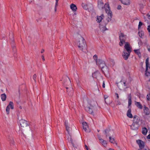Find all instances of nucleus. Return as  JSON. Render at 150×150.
Masks as SVG:
<instances>
[{
	"instance_id": "nucleus-10",
	"label": "nucleus",
	"mask_w": 150,
	"mask_h": 150,
	"mask_svg": "<svg viewBox=\"0 0 150 150\" xmlns=\"http://www.w3.org/2000/svg\"><path fill=\"white\" fill-rule=\"evenodd\" d=\"M124 47L127 52L130 53L131 52V48L130 47V45L128 42H126L124 46Z\"/></svg>"
},
{
	"instance_id": "nucleus-9",
	"label": "nucleus",
	"mask_w": 150,
	"mask_h": 150,
	"mask_svg": "<svg viewBox=\"0 0 150 150\" xmlns=\"http://www.w3.org/2000/svg\"><path fill=\"white\" fill-rule=\"evenodd\" d=\"M140 121V118L138 116L136 115L134 116L133 123L139 125V124Z\"/></svg>"
},
{
	"instance_id": "nucleus-22",
	"label": "nucleus",
	"mask_w": 150,
	"mask_h": 150,
	"mask_svg": "<svg viewBox=\"0 0 150 150\" xmlns=\"http://www.w3.org/2000/svg\"><path fill=\"white\" fill-rule=\"evenodd\" d=\"M100 141V142L104 146H105L107 145L106 142L103 139L100 138L99 139Z\"/></svg>"
},
{
	"instance_id": "nucleus-64",
	"label": "nucleus",
	"mask_w": 150,
	"mask_h": 150,
	"mask_svg": "<svg viewBox=\"0 0 150 150\" xmlns=\"http://www.w3.org/2000/svg\"><path fill=\"white\" fill-rule=\"evenodd\" d=\"M112 106L113 107V108H114L115 107V104H113V105H112Z\"/></svg>"
},
{
	"instance_id": "nucleus-61",
	"label": "nucleus",
	"mask_w": 150,
	"mask_h": 150,
	"mask_svg": "<svg viewBox=\"0 0 150 150\" xmlns=\"http://www.w3.org/2000/svg\"><path fill=\"white\" fill-rule=\"evenodd\" d=\"M108 98V96H104V98L105 100Z\"/></svg>"
},
{
	"instance_id": "nucleus-3",
	"label": "nucleus",
	"mask_w": 150,
	"mask_h": 150,
	"mask_svg": "<svg viewBox=\"0 0 150 150\" xmlns=\"http://www.w3.org/2000/svg\"><path fill=\"white\" fill-rule=\"evenodd\" d=\"M104 8L106 12L108 14V17L106 18L107 23H106L105 25L111 20V18L112 17V13L111 11L110 10V7L109 4L108 3H106L104 5Z\"/></svg>"
},
{
	"instance_id": "nucleus-40",
	"label": "nucleus",
	"mask_w": 150,
	"mask_h": 150,
	"mask_svg": "<svg viewBox=\"0 0 150 150\" xmlns=\"http://www.w3.org/2000/svg\"><path fill=\"white\" fill-rule=\"evenodd\" d=\"M115 103H116V105H120L121 104V102L119 100H116Z\"/></svg>"
},
{
	"instance_id": "nucleus-42",
	"label": "nucleus",
	"mask_w": 150,
	"mask_h": 150,
	"mask_svg": "<svg viewBox=\"0 0 150 150\" xmlns=\"http://www.w3.org/2000/svg\"><path fill=\"white\" fill-rule=\"evenodd\" d=\"M145 75L147 76H148L150 75V73L147 71V70L146 69Z\"/></svg>"
},
{
	"instance_id": "nucleus-25",
	"label": "nucleus",
	"mask_w": 150,
	"mask_h": 150,
	"mask_svg": "<svg viewBox=\"0 0 150 150\" xmlns=\"http://www.w3.org/2000/svg\"><path fill=\"white\" fill-rule=\"evenodd\" d=\"M1 98L3 101H5L6 100V94L5 93L1 94Z\"/></svg>"
},
{
	"instance_id": "nucleus-24",
	"label": "nucleus",
	"mask_w": 150,
	"mask_h": 150,
	"mask_svg": "<svg viewBox=\"0 0 150 150\" xmlns=\"http://www.w3.org/2000/svg\"><path fill=\"white\" fill-rule=\"evenodd\" d=\"M134 52L137 54L139 57L140 58V57L141 56V53L140 52V50L139 49L138 50H134Z\"/></svg>"
},
{
	"instance_id": "nucleus-33",
	"label": "nucleus",
	"mask_w": 150,
	"mask_h": 150,
	"mask_svg": "<svg viewBox=\"0 0 150 150\" xmlns=\"http://www.w3.org/2000/svg\"><path fill=\"white\" fill-rule=\"evenodd\" d=\"M13 103L12 102L10 101L9 102V104L8 105L9 107H10L11 109H13Z\"/></svg>"
},
{
	"instance_id": "nucleus-23",
	"label": "nucleus",
	"mask_w": 150,
	"mask_h": 150,
	"mask_svg": "<svg viewBox=\"0 0 150 150\" xmlns=\"http://www.w3.org/2000/svg\"><path fill=\"white\" fill-rule=\"evenodd\" d=\"M135 104L138 108L140 109H142V106L140 102L135 101Z\"/></svg>"
},
{
	"instance_id": "nucleus-14",
	"label": "nucleus",
	"mask_w": 150,
	"mask_h": 150,
	"mask_svg": "<svg viewBox=\"0 0 150 150\" xmlns=\"http://www.w3.org/2000/svg\"><path fill=\"white\" fill-rule=\"evenodd\" d=\"M113 133V131L110 130V129H106L105 131V134H106V137L110 135Z\"/></svg>"
},
{
	"instance_id": "nucleus-8",
	"label": "nucleus",
	"mask_w": 150,
	"mask_h": 150,
	"mask_svg": "<svg viewBox=\"0 0 150 150\" xmlns=\"http://www.w3.org/2000/svg\"><path fill=\"white\" fill-rule=\"evenodd\" d=\"M130 53H129L128 52H126L125 50H123L122 55L125 60H127L128 59L130 55Z\"/></svg>"
},
{
	"instance_id": "nucleus-35",
	"label": "nucleus",
	"mask_w": 150,
	"mask_h": 150,
	"mask_svg": "<svg viewBox=\"0 0 150 150\" xmlns=\"http://www.w3.org/2000/svg\"><path fill=\"white\" fill-rule=\"evenodd\" d=\"M110 142L114 144L115 143V139L114 138H112L111 137H109Z\"/></svg>"
},
{
	"instance_id": "nucleus-51",
	"label": "nucleus",
	"mask_w": 150,
	"mask_h": 150,
	"mask_svg": "<svg viewBox=\"0 0 150 150\" xmlns=\"http://www.w3.org/2000/svg\"><path fill=\"white\" fill-rule=\"evenodd\" d=\"M122 7H121V6H120V5H119L118 6H117V9H118V10H120V9H121V8Z\"/></svg>"
},
{
	"instance_id": "nucleus-16",
	"label": "nucleus",
	"mask_w": 150,
	"mask_h": 150,
	"mask_svg": "<svg viewBox=\"0 0 150 150\" xmlns=\"http://www.w3.org/2000/svg\"><path fill=\"white\" fill-rule=\"evenodd\" d=\"M131 108H129V109L127 111V115L128 117L130 118H132L133 117V116L131 114Z\"/></svg>"
},
{
	"instance_id": "nucleus-59",
	"label": "nucleus",
	"mask_w": 150,
	"mask_h": 150,
	"mask_svg": "<svg viewBox=\"0 0 150 150\" xmlns=\"http://www.w3.org/2000/svg\"><path fill=\"white\" fill-rule=\"evenodd\" d=\"M147 16H148V18L150 19V15L149 14H147Z\"/></svg>"
},
{
	"instance_id": "nucleus-18",
	"label": "nucleus",
	"mask_w": 150,
	"mask_h": 150,
	"mask_svg": "<svg viewBox=\"0 0 150 150\" xmlns=\"http://www.w3.org/2000/svg\"><path fill=\"white\" fill-rule=\"evenodd\" d=\"M121 2L123 4L128 5L130 4L129 0H120Z\"/></svg>"
},
{
	"instance_id": "nucleus-20",
	"label": "nucleus",
	"mask_w": 150,
	"mask_h": 150,
	"mask_svg": "<svg viewBox=\"0 0 150 150\" xmlns=\"http://www.w3.org/2000/svg\"><path fill=\"white\" fill-rule=\"evenodd\" d=\"M101 70L104 74H105L106 73H108V67L106 66L101 68Z\"/></svg>"
},
{
	"instance_id": "nucleus-50",
	"label": "nucleus",
	"mask_w": 150,
	"mask_h": 150,
	"mask_svg": "<svg viewBox=\"0 0 150 150\" xmlns=\"http://www.w3.org/2000/svg\"><path fill=\"white\" fill-rule=\"evenodd\" d=\"M9 139V141H11V143H13V138H11L10 139Z\"/></svg>"
},
{
	"instance_id": "nucleus-21",
	"label": "nucleus",
	"mask_w": 150,
	"mask_h": 150,
	"mask_svg": "<svg viewBox=\"0 0 150 150\" xmlns=\"http://www.w3.org/2000/svg\"><path fill=\"white\" fill-rule=\"evenodd\" d=\"M105 24V25L103 26L102 25H100L99 27L100 30L103 32H104L105 30H107V29L106 27Z\"/></svg>"
},
{
	"instance_id": "nucleus-27",
	"label": "nucleus",
	"mask_w": 150,
	"mask_h": 150,
	"mask_svg": "<svg viewBox=\"0 0 150 150\" xmlns=\"http://www.w3.org/2000/svg\"><path fill=\"white\" fill-rule=\"evenodd\" d=\"M88 9L89 11H91L93 10V6L91 4H88Z\"/></svg>"
},
{
	"instance_id": "nucleus-6",
	"label": "nucleus",
	"mask_w": 150,
	"mask_h": 150,
	"mask_svg": "<svg viewBox=\"0 0 150 150\" xmlns=\"http://www.w3.org/2000/svg\"><path fill=\"white\" fill-rule=\"evenodd\" d=\"M83 129L86 132H89L91 130L89 128L87 123L86 122H83L82 123Z\"/></svg>"
},
{
	"instance_id": "nucleus-43",
	"label": "nucleus",
	"mask_w": 150,
	"mask_h": 150,
	"mask_svg": "<svg viewBox=\"0 0 150 150\" xmlns=\"http://www.w3.org/2000/svg\"><path fill=\"white\" fill-rule=\"evenodd\" d=\"M37 77V75L36 74H34L33 76V79L36 82V79Z\"/></svg>"
},
{
	"instance_id": "nucleus-53",
	"label": "nucleus",
	"mask_w": 150,
	"mask_h": 150,
	"mask_svg": "<svg viewBox=\"0 0 150 150\" xmlns=\"http://www.w3.org/2000/svg\"><path fill=\"white\" fill-rule=\"evenodd\" d=\"M103 87V88H105V83L104 81H103V85H102Z\"/></svg>"
},
{
	"instance_id": "nucleus-55",
	"label": "nucleus",
	"mask_w": 150,
	"mask_h": 150,
	"mask_svg": "<svg viewBox=\"0 0 150 150\" xmlns=\"http://www.w3.org/2000/svg\"><path fill=\"white\" fill-rule=\"evenodd\" d=\"M147 50L149 52H150V46H148L147 47Z\"/></svg>"
},
{
	"instance_id": "nucleus-34",
	"label": "nucleus",
	"mask_w": 150,
	"mask_h": 150,
	"mask_svg": "<svg viewBox=\"0 0 150 150\" xmlns=\"http://www.w3.org/2000/svg\"><path fill=\"white\" fill-rule=\"evenodd\" d=\"M88 4H86L84 3H82V4L83 8L85 10H87L88 8Z\"/></svg>"
},
{
	"instance_id": "nucleus-54",
	"label": "nucleus",
	"mask_w": 150,
	"mask_h": 150,
	"mask_svg": "<svg viewBox=\"0 0 150 150\" xmlns=\"http://www.w3.org/2000/svg\"><path fill=\"white\" fill-rule=\"evenodd\" d=\"M147 30L149 32H150V25L148 26Z\"/></svg>"
},
{
	"instance_id": "nucleus-15",
	"label": "nucleus",
	"mask_w": 150,
	"mask_h": 150,
	"mask_svg": "<svg viewBox=\"0 0 150 150\" xmlns=\"http://www.w3.org/2000/svg\"><path fill=\"white\" fill-rule=\"evenodd\" d=\"M98 6L100 8L103 9L104 7V5L102 0H98Z\"/></svg>"
},
{
	"instance_id": "nucleus-12",
	"label": "nucleus",
	"mask_w": 150,
	"mask_h": 150,
	"mask_svg": "<svg viewBox=\"0 0 150 150\" xmlns=\"http://www.w3.org/2000/svg\"><path fill=\"white\" fill-rule=\"evenodd\" d=\"M68 141L71 144V149L72 150H75V146H74V143L73 142V140L71 137H69L68 138Z\"/></svg>"
},
{
	"instance_id": "nucleus-32",
	"label": "nucleus",
	"mask_w": 150,
	"mask_h": 150,
	"mask_svg": "<svg viewBox=\"0 0 150 150\" xmlns=\"http://www.w3.org/2000/svg\"><path fill=\"white\" fill-rule=\"evenodd\" d=\"M102 19L103 18L101 16H98L97 18L96 21L100 23Z\"/></svg>"
},
{
	"instance_id": "nucleus-31",
	"label": "nucleus",
	"mask_w": 150,
	"mask_h": 150,
	"mask_svg": "<svg viewBox=\"0 0 150 150\" xmlns=\"http://www.w3.org/2000/svg\"><path fill=\"white\" fill-rule=\"evenodd\" d=\"M149 58H147L146 60V70H148V68L149 67Z\"/></svg>"
},
{
	"instance_id": "nucleus-48",
	"label": "nucleus",
	"mask_w": 150,
	"mask_h": 150,
	"mask_svg": "<svg viewBox=\"0 0 150 150\" xmlns=\"http://www.w3.org/2000/svg\"><path fill=\"white\" fill-rule=\"evenodd\" d=\"M128 100H131L132 97L130 94L128 95Z\"/></svg>"
},
{
	"instance_id": "nucleus-44",
	"label": "nucleus",
	"mask_w": 150,
	"mask_h": 150,
	"mask_svg": "<svg viewBox=\"0 0 150 150\" xmlns=\"http://www.w3.org/2000/svg\"><path fill=\"white\" fill-rule=\"evenodd\" d=\"M110 62L112 66H113L114 65L115 63L114 60L113 59H111L110 60Z\"/></svg>"
},
{
	"instance_id": "nucleus-47",
	"label": "nucleus",
	"mask_w": 150,
	"mask_h": 150,
	"mask_svg": "<svg viewBox=\"0 0 150 150\" xmlns=\"http://www.w3.org/2000/svg\"><path fill=\"white\" fill-rule=\"evenodd\" d=\"M147 98L148 100H150V93L147 94Z\"/></svg>"
},
{
	"instance_id": "nucleus-45",
	"label": "nucleus",
	"mask_w": 150,
	"mask_h": 150,
	"mask_svg": "<svg viewBox=\"0 0 150 150\" xmlns=\"http://www.w3.org/2000/svg\"><path fill=\"white\" fill-rule=\"evenodd\" d=\"M93 59H94L96 61V62L97 61H98L97 60V58L98 57L96 55H95L93 57Z\"/></svg>"
},
{
	"instance_id": "nucleus-39",
	"label": "nucleus",
	"mask_w": 150,
	"mask_h": 150,
	"mask_svg": "<svg viewBox=\"0 0 150 150\" xmlns=\"http://www.w3.org/2000/svg\"><path fill=\"white\" fill-rule=\"evenodd\" d=\"M132 104V100H128V108H130L129 107L131 106Z\"/></svg>"
},
{
	"instance_id": "nucleus-30",
	"label": "nucleus",
	"mask_w": 150,
	"mask_h": 150,
	"mask_svg": "<svg viewBox=\"0 0 150 150\" xmlns=\"http://www.w3.org/2000/svg\"><path fill=\"white\" fill-rule=\"evenodd\" d=\"M104 61L101 59H98V60L96 62V64L99 66Z\"/></svg>"
},
{
	"instance_id": "nucleus-11",
	"label": "nucleus",
	"mask_w": 150,
	"mask_h": 150,
	"mask_svg": "<svg viewBox=\"0 0 150 150\" xmlns=\"http://www.w3.org/2000/svg\"><path fill=\"white\" fill-rule=\"evenodd\" d=\"M137 142L139 146V148H142L144 147V142L141 140H137Z\"/></svg>"
},
{
	"instance_id": "nucleus-5",
	"label": "nucleus",
	"mask_w": 150,
	"mask_h": 150,
	"mask_svg": "<svg viewBox=\"0 0 150 150\" xmlns=\"http://www.w3.org/2000/svg\"><path fill=\"white\" fill-rule=\"evenodd\" d=\"M119 38L120 42L119 44L120 46H122L123 45L124 43H125L126 39V35H124L123 33H121L119 35Z\"/></svg>"
},
{
	"instance_id": "nucleus-28",
	"label": "nucleus",
	"mask_w": 150,
	"mask_h": 150,
	"mask_svg": "<svg viewBox=\"0 0 150 150\" xmlns=\"http://www.w3.org/2000/svg\"><path fill=\"white\" fill-rule=\"evenodd\" d=\"M148 131L147 129L145 128H143L142 129V133L144 135H146Z\"/></svg>"
},
{
	"instance_id": "nucleus-41",
	"label": "nucleus",
	"mask_w": 150,
	"mask_h": 150,
	"mask_svg": "<svg viewBox=\"0 0 150 150\" xmlns=\"http://www.w3.org/2000/svg\"><path fill=\"white\" fill-rule=\"evenodd\" d=\"M139 36L141 38H142V36L144 35V33L142 32H139Z\"/></svg>"
},
{
	"instance_id": "nucleus-2",
	"label": "nucleus",
	"mask_w": 150,
	"mask_h": 150,
	"mask_svg": "<svg viewBox=\"0 0 150 150\" xmlns=\"http://www.w3.org/2000/svg\"><path fill=\"white\" fill-rule=\"evenodd\" d=\"M96 104L97 103L95 101L88 100L84 104L85 110L88 113L93 115V110Z\"/></svg>"
},
{
	"instance_id": "nucleus-49",
	"label": "nucleus",
	"mask_w": 150,
	"mask_h": 150,
	"mask_svg": "<svg viewBox=\"0 0 150 150\" xmlns=\"http://www.w3.org/2000/svg\"><path fill=\"white\" fill-rule=\"evenodd\" d=\"M138 150H147V149L144 148V147L142 148L139 149Z\"/></svg>"
},
{
	"instance_id": "nucleus-1",
	"label": "nucleus",
	"mask_w": 150,
	"mask_h": 150,
	"mask_svg": "<svg viewBox=\"0 0 150 150\" xmlns=\"http://www.w3.org/2000/svg\"><path fill=\"white\" fill-rule=\"evenodd\" d=\"M76 45L79 50L85 52L86 49L87 45L86 41L80 35L77 34L76 37Z\"/></svg>"
},
{
	"instance_id": "nucleus-13",
	"label": "nucleus",
	"mask_w": 150,
	"mask_h": 150,
	"mask_svg": "<svg viewBox=\"0 0 150 150\" xmlns=\"http://www.w3.org/2000/svg\"><path fill=\"white\" fill-rule=\"evenodd\" d=\"M139 125L133 123L132 125L130 126L131 129L133 130H137L138 129Z\"/></svg>"
},
{
	"instance_id": "nucleus-19",
	"label": "nucleus",
	"mask_w": 150,
	"mask_h": 150,
	"mask_svg": "<svg viewBox=\"0 0 150 150\" xmlns=\"http://www.w3.org/2000/svg\"><path fill=\"white\" fill-rule=\"evenodd\" d=\"M100 76V73L98 71H96V72L92 74L93 77L95 78H97Z\"/></svg>"
},
{
	"instance_id": "nucleus-37",
	"label": "nucleus",
	"mask_w": 150,
	"mask_h": 150,
	"mask_svg": "<svg viewBox=\"0 0 150 150\" xmlns=\"http://www.w3.org/2000/svg\"><path fill=\"white\" fill-rule=\"evenodd\" d=\"M10 108L9 106H7L6 108V111L7 114H8L9 112Z\"/></svg>"
},
{
	"instance_id": "nucleus-60",
	"label": "nucleus",
	"mask_w": 150,
	"mask_h": 150,
	"mask_svg": "<svg viewBox=\"0 0 150 150\" xmlns=\"http://www.w3.org/2000/svg\"><path fill=\"white\" fill-rule=\"evenodd\" d=\"M58 2H55V7H57L58 5Z\"/></svg>"
},
{
	"instance_id": "nucleus-17",
	"label": "nucleus",
	"mask_w": 150,
	"mask_h": 150,
	"mask_svg": "<svg viewBox=\"0 0 150 150\" xmlns=\"http://www.w3.org/2000/svg\"><path fill=\"white\" fill-rule=\"evenodd\" d=\"M144 113L146 115H150V112L149 111V109L145 106H144Z\"/></svg>"
},
{
	"instance_id": "nucleus-58",
	"label": "nucleus",
	"mask_w": 150,
	"mask_h": 150,
	"mask_svg": "<svg viewBox=\"0 0 150 150\" xmlns=\"http://www.w3.org/2000/svg\"><path fill=\"white\" fill-rule=\"evenodd\" d=\"M85 147L86 148V150H88V147L87 146V145H85Z\"/></svg>"
},
{
	"instance_id": "nucleus-29",
	"label": "nucleus",
	"mask_w": 150,
	"mask_h": 150,
	"mask_svg": "<svg viewBox=\"0 0 150 150\" xmlns=\"http://www.w3.org/2000/svg\"><path fill=\"white\" fill-rule=\"evenodd\" d=\"M70 8L73 11H75V4H72L70 6Z\"/></svg>"
},
{
	"instance_id": "nucleus-62",
	"label": "nucleus",
	"mask_w": 150,
	"mask_h": 150,
	"mask_svg": "<svg viewBox=\"0 0 150 150\" xmlns=\"http://www.w3.org/2000/svg\"><path fill=\"white\" fill-rule=\"evenodd\" d=\"M44 52V50L43 49H42L41 52V53H42Z\"/></svg>"
},
{
	"instance_id": "nucleus-52",
	"label": "nucleus",
	"mask_w": 150,
	"mask_h": 150,
	"mask_svg": "<svg viewBox=\"0 0 150 150\" xmlns=\"http://www.w3.org/2000/svg\"><path fill=\"white\" fill-rule=\"evenodd\" d=\"M41 57H42V60L43 61H45V57H44V55H42Z\"/></svg>"
},
{
	"instance_id": "nucleus-57",
	"label": "nucleus",
	"mask_w": 150,
	"mask_h": 150,
	"mask_svg": "<svg viewBox=\"0 0 150 150\" xmlns=\"http://www.w3.org/2000/svg\"><path fill=\"white\" fill-rule=\"evenodd\" d=\"M115 94V95L117 96V98L118 99V98H119V96H118V94L117 93H116Z\"/></svg>"
},
{
	"instance_id": "nucleus-63",
	"label": "nucleus",
	"mask_w": 150,
	"mask_h": 150,
	"mask_svg": "<svg viewBox=\"0 0 150 150\" xmlns=\"http://www.w3.org/2000/svg\"><path fill=\"white\" fill-rule=\"evenodd\" d=\"M54 10L55 11H57V7H55Z\"/></svg>"
},
{
	"instance_id": "nucleus-38",
	"label": "nucleus",
	"mask_w": 150,
	"mask_h": 150,
	"mask_svg": "<svg viewBox=\"0 0 150 150\" xmlns=\"http://www.w3.org/2000/svg\"><path fill=\"white\" fill-rule=\"evenodd\" d=\"M147 116L145 117V119L147 120L148 121H150V115H147Z\"/></svg>"
},
{
	"instance_id": "nucleus-36",
	"label": "nucleus",
	"mask_w": 150,
	"mask_h": 150,
	"mask_svg": "<svg viewBox=\"0 0 150 150\" xmlns=\"http://www.w3.org/2000/svg\"><path fill=\"white\" fill-rule=\"evenodd\" d=\"M106 66V65H105V64L104 63V62H103V63H102V64H101L99 66L101 69Z\"/></svg>"
},
{
	"instance_id": "nucleus-46",
	"label": "nucleus",
	"mask_w": 150,
	"mask_h": 150,
	"mask_svg": "<svg viewBox=\"0 0 150 150\" xmlns=\"http://www.w3.org/2000/svg\"><path fill=\"white\" fill-rule=\"evenodd\" d=\"M142 25V23L140 21L139 22V25H138V29H139L141 26Z\"/></svg>"
},
{
	"instance_id": "nucleus-26",
	"label": "nucleus",
	"mask_w": 150,
	"mask_h": 150,
	"mask_svg": "<svg viewBox=\"0 0 150 150\" xmlns=\"http://www.w3.org/2000/svg\"><path fill=\"white\" fill-rule=\"evenodd\" d=\"M65 124L66 128V130L69 132L70 130V127H69L68 125L67 122L65 121Z\"/></svg>"
},
{
	"instance_id": "nucleus-7",
	"label": "nucleus",
	"mask_w": 150,
	"mask_h": 150,
	"mask_svg": "<svg viewBox=\"0 0 150 150\" xmlns=\"http://www.w3.org/2000/svg\"><path fill=\"white\" fill-rule=\"evenodd\" d=\"M19 123L21 126L23 127H27L28 125L27 122L22 119L19 120Z\"/></svg>"
},
{
	"instance_id": "nucleus-56",
	"label": "nucleus",
	"mask_w": 150,
	"mask_h": 150,
	"mask_svg": "<svg viewBox=\"0 0 150 150\" xmlns=\"http://www.w3.org/2000/svg\"><path fill=\"white\" fill-rule=\"evenodd\" d=\"M147 138L148 139H150V134L147 136Z\"/></svg>"
},
{
	"instance_id": "nucleus-4",
	"label": "nucleus",
	"mask_w": 150,
	"mask_h": 150,
	"mask_svg": "<svg viewBox=\"0 0 150 150\" xmlns=\"http://www.w3.org/2000/svg\"><path fill=\"white\" fill-rule=\"evenodd\" d=\"M63 85L67 90L71 87V82L68 77L67 76H64L63 78Z\"/></svg>"
}]
</instances>
